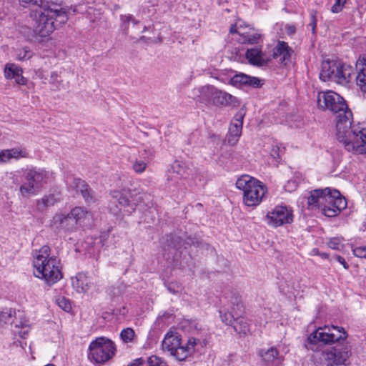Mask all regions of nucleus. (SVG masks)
Returning a JSON list of instances; mask_svg holds the SVG:
<instances>
[{
  "label": "nucleus",
  "mask_w": 366,
  "mask_h": 366,
  "mask_svg": "<svg viewBox=\"0 0 366 366\" xmlns=\"http://www.w3.org/2000/svg\"><path fill=\"white\" fill-rule=\"evenodd\" d=\"M132 23L136 25L139 23L138 20L134 18L132 14L121 15L120 16V26L125 34H128L129 24Z\"/></svg>",
  "instance_id": "obj_33"
},
{
  "label": "nucleus",
  "mask_w": 366,
  "mask_h": 366,
  "mask_svg": "<svg viewBox=\"0 0 366 366\" xmlns=\"http://www.w3.org/2000/svg\"><path fill=\"white\" fill-rule=\"evenodd\" d=\"M272 152H273L272 155H274V154L276 153V150L274 149H273Z\"/></svg>",
  "instance_id": "obj_61"
},
{
  "label": "nucleus",
  "mask_w": 366,
  "mask_h": 366,
  "mask_svg": "<svg viewBox=\"0 0 366 366\" xmlns=\"http://www.w3.org/2000/svg\"><path fill=\"white\" fill-rule=\"evenodd\" d=\"M229 32H230L231 34H234V33H236V32H237V29H236V26H235V25H232V26H231L230 29H229Z\"/></svg>",
  "instance_id": "obj_55"
},
{
  "label": "nucleus",
  "mask_w": 366,
  "mask_h": 366,
  "mask_svg": "<svg viewBox=\"0 0 366 366\" xmlns=\"http://www.w3.org/2000/svg\"><path fill=\"white\" fill-rule=\"evenodd\" d=\"M73 287L77 292H86L92 285V282L87 274L79 272L71 279Z\"/></svg>",
  "instance_id": "obj_22"
},
{
  "label": "nucleus",
  "mask_w": 366,
  "mask_h": 366,
  "mask_svg": "<svg viewBox=\"0 0 366 366\" xmlns=\"http://www.w3.org/2000/svg\"><path fill=\"white\" fill-rule=\"evenodd\" d=\"M152 157V153L148 152L147 150L140 152L139 157H137L132 164L133 170L137 174L144 172Z\"/></svg>",
  "instance_id": "obj_25"
},
{
  "label": "nucleus",
  "mask_w": 366,
  "mask_h": 366,
  "mask_svg": "<svg viewBox=\"0 0 366 366\" xmlns=\"http://www.w3.org/2000/svg\"><path fill=\"white\" fill-rule=\"evenodd\" d=\"M6 152L9 162L12 159L18 160L21 158L29 157V152L24 147H14L6 149Z\"/></svg>",
  "instance_id": "obj_32"
},
{
  "label": "nucleus",
  "mask_w": 366,
  "mask_h": 366,
  "mask_svg": "<svg viewBox=\"0 0 366 366\" xmlns=\"http://www.w3.org/2000/svg\"><path fill=\"white\" fill-rule=\"evenodd\" d=\"M236 101V98L232 95L215 88L212 104L216 106H227L232 104Z\"/></svg>",
  "instance_id": "obj_27"
},
{
  "label": "nucleus",
  "mask_w": 366,
  "mask_h": 366,
  "mask_svg": "<svg viewBox=\"0 0 366 366\" xmlns=\"http://www.w3.org/2000/svg\"><path fill=\"white\" fill-rule=\"evenodd\" d=\"M50 247L44 245L34 254V274L44 280L48 285H53L61 279L62 274L59 269V260L56 256H50Z\"/></svg>",
  "instance_id": "obj_3"
},
{
  "label": "nucleus",
  "mask_w": 366,
  "mask_h": 366,
  "mask_svg": "<svg viewBox=\"0 0 366 366\" xmlns=\"http://www.w3.org/2000/svg\"><path fill=\"white\" fill-rule=\"evenodd\" d=\"M242 43H247L250 44H254L258 42V40L260 39L261 35L254 32H248L247 34H243L242 36Z\"/></svg>",
  "instance_id": "obj_37"
},
{
  "label": "nucleus",
  "mask_w": 366,
  "mask_h": 366,
  "mask_svg": "<svg viewBox=\"0 0 366 366\" xmlns=\"http://www.w3.org/2000/svg\"><path fill=\"white\" fill-rule=\"evenodd\" d=\"M70 212L71 214V217L76 220V225L77 224H81L82 223H84L86 219H89L91 217V214L89 212L80 207H76L72 209Z\"/></svg>",
  "instance_id": "obj_31"
},
{
  "label": "nucleus",
  "mask_w": 366,
  "mask_h": 366,
  "mask_svg": "<svg viewBox=\"0 0 366 366\" xmlns=\"http://www.w3.org/2000/svg\"><path fill=\"white\" fill-rule=\"evenodd\" d=\"M320 256H321L322 258H325V259L328 258V254L327 253H325V252L320 253Z\"/></svg>",
  "instance_id": "obj_56"
},
{
  "label": "nucleus",
  "mask_w": 366,
  "mask_h": 366,
  "mask_svg": "<svg viewBox=\"0 0 366 366\" xmlns=\"http://www.w3.org/2000/svg\"><path fill=\"white\" fill-rule=\"evenodd\" d=\"M202 345L200 339L195 337H189L178 355L181 357L182 361L185 360L188 357L192 356L197 351V347Z\"/></svg>",
  "instance_id": "obj_23"
},
{
  "label": "nucleus",
  "mask_w": 366,
  "mask_h": 366,
  "mask_svg": "<svg viewBox=\"0 0 366 366\" xmlns=\"http://www.w3.org/2000/svg\"><path fill=\"white\" fill-rule=\"evenodd\" d=\"M347 336V332L342 327L332 325L319 327L308 337L306 347L308 350L317 351L321 345L344 340Z\"/></svg>",
  "instance_id": "obj_6"
},
{
  "label": "nucleus",
  "mask_w": 366,
  "mask_h": 366,
  "mask_svg": "<svg viewBox=\"0 0 366 366\" xmlns=\"http://www.w3.org/2000/svg\"><path fill=\"white\" fill-rule=\"evenodd\" d=\"M45 366H54V365H52V364H48V365H45Z\"/></svg>",
  "instance_id": "obj_62"
},
{
  "label": "nucleus",
  "mask_w": 366,
  "mask_h": 366,
  "mask_svg": "<svg viewBox=\"0 0 366 366\" xmlns=\"http://www.w3.org/2000/svg\"><path fill=\"white\" fill-rule=\"evenodd\" d=\"M362 230L366 231V219L364 221L362 224Z\"/></svg>",
  "instance_id": "obj_57"
},
{
  "label": "nucleus",
  "mask_w": 366,
  "mask_h": 366,
  "mask_svg": "<svg viewBox=\"0 0 366 366\" xmlns=\"http://www.w3.org/2000/svg\"><path fill=\"white\" fill-rule=\"evenodd\" d=\"M235 332L245 335L249 332V324L242 315H236L232 324Z\"/></svg>",
  "instance_id": "obj_30"
},
{
  "label": "nucleus",
  "mask_w": 366,
  "mask_h": 366,
  "mask_svg": "<svg viewBox=\"0 0 366 366\" xmlns=\"http://www.w3.org/2000/svg\"><path fill=\"white\" fill-rule=\"evenodd\" d=\"M356 66L360 71L361 69H363L364 71L366 72V69H365V66H366V59L364 57L359 58L357 61Z\"/></svg>",
  "instance_id": "obj_50"
},
{
  "label": "nucleus",
  "mask_w": 366,
  "mask_h": 366,
  "mask_svg": "<svg viewBox=\"0 0 366 366\" xmlns=\"http://www.w3.org/2000/svg\"><path fill=\"white\" fill-rule=\"evenodd\" d=\"M335 2L333 6L331 7V11L332 13L337 14L340 12L345 6L347 0H335Z\"/></svg>",
  "instance_id": "obj_45"
},
{
  "label": "nucleus",
  "mask_w": 366,
  "mask_h": 366,
  "mask_svg": "<svg viewBox=\"0 0 366 366\" xmlns=\"http://www.w3.org/2000/svg\"><path fill=\"white\" fill-rule=\"evenodd\" d=\"M86 13L91 21H94L92 15H99L100 9L83 5L74 6L68 9L63 8L61 4L52 0H46L39 9H33L31 17L34 21L33 29L36 36H49L54 30L61 27L68 20L69 14Z\"/></svg>",
  "instance_id": "obj_2"
},
{
  "label": "nucleus",
  "mask_w": 366,
  "mask_h": 366,
  "mask_svg": "<svg viewBox=\"0 0 366 366\" xmlns=\"http://www.w3.org/2000/svg\"><path fill=\"white\" fill-rule=\"evenodd\" d=\"M49 174L47 171L31 167L22 169L14 175V182L19 183V194L24 198L28 199L36 195L39 189L46 183Z\"/></svg>",
  "instance_id": "obj_4"
},
{
  "label": "nucleus",
  "mask_w": 366,
  "mask_h": 366,
  "mask_svg": "<svg viewBox=\"0 0 366 366\" xmlns=\"http://www.w3.org/2000/svg\"><path fill=\"white\" fill-rule=\"evenodd\" d=\"M46 0H19L20 4L24 7H36L39 9L41 4Z\"/></svg>",
  "instance_id": "obj_41"
},
{
  "label": "nucleus",
  "mask_w": 366,
  "mask_h": 366,
  "mask_svg": "<svg viewBox=\"0 0 366 366\" xmlns=\"http://www.w3.org/2000/svg\"><path fill=\"white\" fill-rule=\"evenodd\" d=\"M243 117L239 116L235 119L229 125V132L227 136L228 144L233 146L238 142L242 134Z\"/></svg>",
  "instance_id": "obj_21"
},
{
  "label": "nucleus",
  "mask_w": 366,
  "mask_h": 366,
  "mask_svg": "<svg viewBox=\"0 0 366 366\" xmlns=\"http://www.w3.org/2000/svg\"><path fill=\"white\" fill-rule=\"evenodd\" d=\"M249 75L243 73H239L234 75L230 80L231 84L234 86L247 85L248 81L249 80Z\"/></svg>",
  "instance_id": "obj_35"
},
{
  "label": "nucleus",
  "mask_w": 366,
  "mask_h": 366,
  "mask_svg": "<svg viewBox=\"0 0 366 366\" xmlns=\"http://www.w3.org/2000/svg\"><path fill=\"white\" fill-rule=\"evenodd\" d=\"M68 189L74 190L76 193H81L85 202L89 205L95 203L97 199L94 195L89 185L79 178L72 177L66 179Z\"/></svg>",
  "instance_id": "obj_14"
},
{
  "label": "nucleus",
  "mask_w": 366,
  "mask_h": 366,
  "mask_svg": "<svg viewBox=\"0 0 366 366\" xmlns=\"http://www.w3.org/2000/svg\"><path fill=\"white\" fill-rule=\"evenodd\" d=\"M15 310L11 308H4L0 312V326H3L5 324H14L16 327H21L24 329L28 326L26 321L18 322L16 317Z\"/></svg>",
  "instance_id": "obj_20"
},
{
  "label": "nucleus",
  "mask_w": 366,
  "mask_h": 366,
  "mask_svg": "<svg viewBox=\"0 0 366 366\" xmlns=\"http://www.w3.org/2000/svg\"><path fill=\"white\" fill-rule=\"evenodd\" d=\"M244 305L241 297L237 294H232L225 310H219L222 321L227 325H232L235 316L243 315Z\"/></svg>",
  "instance_id": "obj_11"
},
{
  "label": "nucleus",
  "mask_w": 366,
  "mask_h": 366,
  "mask_svg": "<svg viewBox=\"0 0 366 366\" xmlns=\"http://www.w3.org/2000/svg\"><path fill=\"white\" fill-rule=\"evenodd\" d=\"M109 207L110 208V210H112L114 213H117L118 209H113L110 205Z\"/></svg>",
  "instance_id": "obj_58"
},
{
  "label": "nucleus",
  "mask_w": 366,
  "mask_h": 366,
  "mask_svg": "<svg viewBox=\"0 0 366 366\" xmlns=\"http://www.w3.org/2000/svg\"><path fill=\"white\" fill-rule=\"evenodd\" d=\"M182 345L181 335L174 331L167 332L162 342V350L169 352L179 361H182L181 357L178 354L181 352Z\"/></svg>",
  "instance_id": "obj_13"
},
{
  "label": "nucleus",
  "mask_w": 366,
  "mask_h": 366,
  "mask_svg": "<svg viewBox=\"0 0 366 366\" xmlns=\"http://www.w3.org/2000/svg\"><path fill=\"white\" fill-rule=\"evenodd\" d=\"M146 29H147V27H146V26H144V29H143V31H142V33H143V32H144V31H146Z\"/></svg>",
  "instance_id": "obj_60"
},
{
  "label": "nucleus",
  "mask_w": 366,
  "mask_h": 366,
  "mask_svg": "<svg viewBox=\"0 0 366 366\" xmlns=\"http://www.w3.org/2000/svg\"><path fill=\"white\" fill-rule=\"evenodd\" d=\"M134 331L130 327L125 328L122 330L120 337L125 343L131 342L134 337Z\"/></svg>",
  "instance_id": "obj_38"
},
{
  "label": "nucleus",
  "mask_w": 366,
  "mask_h": 366,
  "mask_svg": "<svg viewBox=\"0 0 366 366\" xmlns=\"http://www.w3.org/2000/svg\"><path fill=\"white\" fill-rule=\"evenodd\" d=\"M312 29H314L316 26V24L314 22L312 24Z\"/></svg>",
  "instance_id": "obj_59"
},
{
  "label": "nucleus",
  "mask_w": 366,
  "mask_h": 366,
  "mask_svg": "<svg viewBox=\"0 0 366 366\" xmlns=\"http://www.w3.org/2000/svg\"><path fill=\"white\" fill-rule=\"evenodd\" d=\"M300 183V178L298 177L287 181L284 187L287 192H292L295 191Z\"/></svg>",
  "instance_id": "obj_42"
},
{
  "label": "nucleus",
  "mask_w": 366,
  "mask_h": 366,
  "mask_svg": "<svg viewBox=\"0 0 366 366\" xmlns=\"http://www.w3.org/2000/svg\"><path fill=\"white\" fill-rule=\"evenodd\" d=\"M236 187L243 192V202L248 207L259 205L265 197L266 186L249 175H242L236 182Z\"/></svg>",
  "instance_id": "obj_5"
},
{
  "label": "nucleus",
  "mask_w": 366,
  "mask_h": 366,
  "mask_svg": "<svg viewBox=\"0 0 366 366\" xmlns=\"http://www.w3.org/2000/svg\"><path fill=\"white\" fill-rule=\"evenodd\" d=\"M293 50L288 46L287 43L283 41H278L273 49L272 58L278 59L279 61L287 64L290 61Z\"/></svg>",
  "instance_id": "obj_17"
},
{
  "label": "nucleus",
  "mask_w": 366,
  "mask_h": 366,
  "mask_svg": "<svg viewBox=\"0 0 366 366\" xmlns=\"http://www.w3.org/2000/svg\"><path fill=\"white\" fill-rule=\"evenodd\" d=\"M186 174L184 164L179 161H174L167 172V181L173 185L178 186Z\"/></svg>",
  "instance_id": "obj_15"
},
{
  "label": "nucleus",
  "mask_w": 366,
  "mask_h": 366,
  "mask_svg": "<svg viewBox=\"0 0 366 366\" xmlns=\"http://www.w3.org/2000/svg\"><path fill=\"white\" fill-rule=\"evenodd\" d=\"M110 196L112 198V202L114 203L118 202L121 206H129V199L127 197L124 195L121 192L117 190H114L110 192Z\"/></svg>",
  "instance_id": "obj_34"
},
{
  "label": "nucleus",
  "mask_w": 366,
  "mask_h": 366,
  "mask_svg": "<svg viewBox=\"0 0 366 366\" xmlns=\"http://www.w3.org/2000/svg\"><path fill=\"white\" fill-rule=\"evenodd\" d=\"M287 30H288L289 33H294L295 31V28L294 26H288Z\"/></svg>",
  "instance_id": "obj_54"
},
{
  "label": "nucleus",
  "mask_w": 366,
  "mask_h": 366,
  "mask_svg": "<svg viewBox=\"0 0 366 366\" xmlns=\"http://www.w3.org/2000/svg\"><path fill=\"white\" fill-rule=\"evenodd\" d=\"M334 259L337 260L338 262H340L344 267L345 269H348L349 265L342 257L339 255H335Z\"/></svg>",
  "instance_id": "obj_51"
},
{
  "label": "nucleus",
  "mask_w": 366,
  "mask_h": 366,
  "mask_svg": "<svg viewBox=\"0 0 366 366\" xmlns=\"http://www.w3.org/2000/svg\"><path fill=\"white\" fill-rule=\"evenodd\" d=\"M245 56L250 64L257 66L267 65L271 61V56L263 52L261 48L257 46L248 49Z\"/></svg>",
  "instance_id": "obj_16"
},
{
  "label": "nucleus",
  "mask_w": 366,
  "mask_h": 366,
  "mask_svg": "<svg viewBox=\"0 0 366 366\" xmlns=\"http://www.w3.org/2000/svg\"><path fill=\"white\" fill-rule=\"evenodd\" d=\"M61 195L59 193H53L44 196L37 201L36 208L40 212H44L49 207L53 206L55 203L59 202Z\"/></svg>",
  "instance_id": "obj_28"
},
{
  "label": "nucleus",
  "mask_w": 366,
  "mask_h": 366,
  "mask_svg": "<svg viewBox=\"0 0 366 366\" xmlns=\"http://www.w3.org/2000/svg\"><path fill=\"white\" fill-rule=\"evenodd\" d=\"M188 324L192 330L194 331L199 332L202 330V326L197 320H190L188 322Z\"/></svg>",
  "instance_id": "obj_49"
},
{
  "label": "nucleus",
  "mask_w": 366,
  "mask_h": 366,
  "mask_svg": "<svg viewBox=\"0 0 366 366\" xmlns=\"http://www.w3.org/2000/svg\"><path fill=\"white\" fill-rule=\"evenodd\" d=\"M114 342L106 337H99L92 340L88 348V359L96 364H104L116 353Z\"/></svg>",
  "instance_id": "obj_8"
},
{
  "label": "nucleus",
  "mask_w": 366,
  "mask_h": 366,
  "mask_svg": "<svg viewBox=\"0 0 366 366\" xmlns=\"http://www.w3.org/2000/svg\"><path fill=\"white\" fill-rule=\"evenodd\" d=\"M268 224L277 227L293 221L292 211L286 206H276L266 215Z\"/></svg>",
  "instance_id": "obj_12"
},
{
  "label": "nucleus",
  "mask_w": 366,
  "mask_h": 366,
  "mask_svg": "<svg viewBox=\"0 0 366 366\" xmlns=\"http://www.w3.org/2000/svg\"><path fill=\"white\" fill-rule=\"evenodd\" d=\"M8 158L6 152V149L0 151V163L8 162Z\"/></svg>",
  "instance_id": "obj_53"
},
{
  "label": "nucleus",
  "mask_w": 366,
  "mask_h": 366,
  "mask_svg": "<svg viewBox=\"0 0 366 366\" xmlns=\"http://www.w3.org/2000/svg\"><path fill=\"white\" fill-rule=\"evenodd\" d=\"M149 366H168L167 362L157 355H152L147 360Z\"/></svg>",
  "instance_id": "obj_39"
},
{
  "label": "nucleus",
  "mask_w": 366,
  "mask_h": 366,
  "mask_svg": "<svg viewBox=\"0 0 366 366\" xmlns=\"http://www.w3.org/2000/svg\"><path fill=\"white\" fill-rule=\"evenodd\" d=\"M144 364V360L142 357L134 360L128 366H142Z\"/></svg>",
  "instance_id": "obj_52"
},
{
  "label": "nucleus",
  "mask_w": 366,
  "mask_h": 366,
  "mask_svg": "<svg viewBox=\"0 0 366 366\" xmlns=\"http://www.w3.org/2000/svg\"><path fill=\"white\" fill-rule=\"evenodd\" d=\"M53 224L65 229H71L76 226V220L71 217V214L69 212L67 214H56L53 217Z\"/></svg>",
  "instance_id": "obj_26"
},
{
  "label": "nucleus",
  "mask_w": 366,
  "mask_h": 366,
  "mask_svg": "<svg viewBox=\"0 0 366 366\" xmlns=\"http://www.w3.org/2000/svg\"><path fill=\"white\" fill-rule=\"evenodd\" d=\"M215 87L204 86L197 89V101L204 104H212Z\"/></svg>",
  "instance_id": "obj_29"
},
{
  "label": "nucleus",
  "mask_w": 366,
  "mask_h": 366,
  "mask_svg": "<svg viewBox=\"0 0 366 366\" xmlns=\"http://www.w3.org/2000/svg\"><path fill=\"white\" fill-rule=\"evenodd\" d=\"M351 67L335 61H324L321 65L320 79L323 81H332L345 86L350 81Z\"/></svg>",
  "instance_id": "obj_7"
},
{
  "label": "nucleus",
  "mask_w": 366,
  "mask_h": 366,
  "mask_svg": "<svg viewBox=\"0 0 366 366\" xmlns=\"http://www.w3.org/2000/svg\"><path fill=\"white\" fill-rule=\"evenodd\" d=\"M355 256L360 258H366V247H359L353 249Z\"/></svg>",
  "instance_id": "obj_48"
},
{
  "label": "nucleus",
  "mask_w": 366,
  "mask_h": 366,
  "mask_svg": "<svg viewBox=\"0 0 366 366\" xmlns=\"http://www.w3.org/2000/svg\"><path fill=\"white\" fill-rule=\"evenodd\" d=\"M350 356V350L347 345H337L330 350L322 351L320 359L326 366L345 365Z\"/></svg>",
  "instance_id": "obj_9"
},
{
  "label": "nucleus",
  "mask_w": 366,
  "mask_h": 366,
  "mask_svg": "<svg viewBox=\"0 0 366 366\" xmlns=\"http://www.w3.org/2000/svg\"><path fill=\"white\" fill-rule=\"evenodd\" d=\"M258 355L266 366H279L281 361V357L275 347L261 349Z\"/></svg>",
  "instance_id": "obj_19"
},
{
  "label": "nucleus",
  "mask_w": 366,
  "mask_h": 366,
  "mask_svg": "<svg viewBox=\"0 0 366 366\" xmlns=\"http://www.w3.org/2000/svg\"><path fill=\"white\" fill-rule=\"evenodd\" d=\"M98 1H99V4H100L102 0H98Z\"/></svg>",
  "instance_id": "obj_63"
},
{
  "label": "nucleus",
  "mask_w": 366,
  "mask_h": 366,
  "mask_svg": "<svg viewBox=\"0 0 366 366\" xmlns=\"http://www.w3.org/2000/svg\"><path fill=\"white\" fill-rule=\"evenodd\" d=\"M31 57V51L28 47H24L16 50V59L20 61H24Z\"/></svg>",
  "instance_id": "obj_40"
},
{
  "label": "nucleus",
  "mask_w": 366,
  "mask_h": 366,
  "mask_svg": "<svg viewBox=\"0 0 366 366\" xmlns=\"http://www.w3.org/2000/svg\"><path fill=\"white\" fill-rule=\"evenodd\" d=\"M346 207L347 202L340 192L337 189H330L321 208L325 216L333 217L337 216Z\"/></svg>",
  "instance_id": "obj_10"
},
{
  "label": "nucleus",
  "mask_w": 366,
  "mask_h": 366,
  "mask_svg": "<svg viewBox=\"0 0 366 366\" xmlns=\"http://www.w3.org/2000/svg\"><path fill=\"white\" fill-rule=\"evenodd\" d=\"M330 189V188L327 187L323 189H318L312 191L307 200L309 206L312 207V209L322 207V204L325 203V200L326 199Z\"/></svg>",
  "instance_id": "obj_24"
},
{
  "label": "nucleus",
  "mask_w": 366,
  "mask_h": 366,
  "mask_svg": "<svg viewBox=\"0 0 366 366\" xmlns=\"http://www.w3.org/2000/svg\"><path fill=\"white\" fill-rule=\"evenodd\" d=\"M247 85L253 88H258L262 85V80L257 77L249 76Z\"/></svg>",
  "instance_id": "obj_47"
},
{
  "label": "nucleus",
  "mask_w": 366,
  "mask_h": 366,
  "mask_svg": "<svg viewBox=\"0 0 366 366\" xmlns=\"http://www.w3.org/2000/svg\"><path fill=\"white\" fill-rule=\"evenodd\" d=\"M317 102L319 108L330 111L336 119L337 139L345 148L355 154L366 153V129L352 125V113L345 99L331 90L320 92Z\"/></svg>",
  "instance_id": "obj_1"
},
{
  "label": "nucleus",
  "mask_w": 366,
  "mask_h": 366,
  "mask_svg": "<svg viewBox=\"0 0 366 366\" xmlns=\"http://www.w3.org/2000/svg\"><path fill=\"white\" fill-rule=\"evenodd\" d=\"M356 84L362 92L366 93V72L363 69H361L360 71L357 73Z\"/></svg>",
  "instance_id": "obj_36"
},
{
  "label": "nucleus",
  "mask_w": 366,
  "mask_h": 366,
  "mask_svg": "<svg viewBox=\"0 0 366 366\" xmlns=\"http://www.w3.org/2000/svg\"><path fill=\"white\" fill-rule=\"evenodd\" d=\"M58 305L64 311L69 312L71 309V305L69 300L64 297H59L56 300Z\"/></svg>",
  "instance_id": "obj_43"
},
{
  "label": "nucleus",
  "mask_w": 366,
  "mask_h": 366,
  "mask_svg": "<svg viewBox=\"0 0 366 366\" xmlns=\"http://www.w3.org/2000/svg\"><path fill=\"white\" fill-rule=\"evenodd\" d=\"M167 290L172 294H177L182 291V287L178 283L170 282L167 285Z\"/></svg>",
  "instance_id": "obj_46"
},
{
  "label": "nucleus",
  "mask_w": 366,
  "mask_h": 366,
  "mask_svg": "<svg viewBox=\"0 0 366 366\" xmlns=\"http://www.w3.org/2000/svg\"><path fill=\"white\" fill-rule=\"evenodd\" d=\"M4 77L8 80L14 79L19 85H26L27 79L23 76L22 69L14 63H8L4 67Z\"/></svg>",
  "instance_id": "obj_18"
},
{
  "label": "nucleus",
  "mask_w": 366,
  "mask_h": 366,
  "mask_svg": "<svg viewBox=\"0 0 366 366\" xmlns=\"http://www.w3.org/2000/svg\"><path fill=\"white\" fill-rule=\"evenodd\" d=\"M327 245L332 249L340 250L342 247V239L337 237L331 238L327 242Z\"/></svg>",
  "instance_id": "obj_44"
}]
</instances>
